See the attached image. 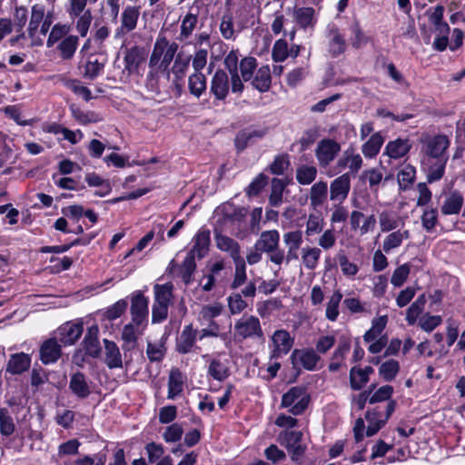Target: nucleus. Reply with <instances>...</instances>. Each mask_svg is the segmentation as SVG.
Listing matches in <instances>:
<instances>
[{"mask_svg":"<svg viewBox=\"0 0 465 465\" xmlns=\"http://www.w3.org/2000/svg\"><path fill=\"white\" fill-rule=\"evenodd\" d=\"M328 197V184L326 182L319 181L310 189V203L316 209L322 206Z\"/></svg>","mask_w":465,"mask_h":465,"instance_id":"nucleus-30","label":"nucleus"},{"mask_svg":"<svg viewBox=\"0 0 465 465\" xmlns=\"http://www.w3.org/2000/svg\"><path fill=\"white\" fill-rule=\"evenodd\" d=\"M81 345L85 355L94 359L100 356L102 349L99 341V328L97 325H92L88 328Z\"/></svg>","mask_w":465,"mask_h":465,"instance_id":"nucleus-16","label":"nucleus"},{"mask_svg":"<svg viewBox=\"0 0 465 465\" xmlns=\"http://www.w3.org/2000/svg\"><path fill=\"white\" fill-rule=\"evenodd\" d=\"M294 22L300 28H313L317 23L315 10L312 7H298L293 10Z\"/></svg>","mask_w":465,"mask_h":465,"instance_id":"nucleus-25","label":"nucleus"},{"mask_svg":"<svg viewBox=\"0 0 465 465\" xmlns=\"http://www.w3.org/2000/svg\"><path fill=\"white\" fill-rule=\"evenodd\" d=\"M341 151L339 143L332 139H322L318 143L315 149V156L320 167L326 168L338 155Z\"/></svg>","mask_w":465,"mask_h":465,"instance_id":"nucleus-5","label":"nucleus"},{"mask_svg":"<svg viewBox=\"0 0 465 465\" xmlns=\"http://www.w3.org/2000/svg\"><path fill=\"white\" fill-rule=\"evenodd\" d=\"M449 146L450 140L444 134L429 137L425 142V153L434 159H449L447 154Z\"/></svg>","mask_w":465,"mask_h":465,"instance_id":"nucleus-9","label":"nucleus"},{"mask_svg":"<svg viewBox=\"0 0 465 465\" xmlns=\"http://www.w3.org/2000/svg\"><path fill=\"white\" fill-rule=\"evenodd\" d=\"M166 47L167 37L163 34H159L153 44V48L149 58V69H151L153 66H156V64L162 58L163 54L165 53Z\"/></svg>","mask_w":465,"mask_h":465,"instance_id":"nucleus-46","label":"nucleus"},{"mask_svg":"<svg viewBox=\"0 0 465 465\" xmlns=\"http://www.w3.org/2000/svg\"><path fill=\"white\" fill-rule=\"evenodd\" d=\"M411 236L408 230L405 231H395L389 233L383 240L382 249L386 253H389L391 250L400 247L405 239H409Z\"/></svg>","mask_w":465,"mask_h":465,"instance_id":"nucleus-36","label":"nucleus"},{"mask_svg":"<svg viewBox=\"0 0 465 465\" xmlns=\"http://www.w3.org/2000/svg\"><path fill=\"white\" fill-rule=\"evenodd\" d=\"M105 65V59L99 60L95 55L91 54L88 56L84 64V72L83 73L84 78L94 80L101 74Z\"/></svg>","mask_w":465,"mask_h":465,"instance_id":"nucleus-33","label":"nucleus"},{"mask_svg":"<svg viewBox=\"0 0 465 465\" xmlns=\"http://www.w3.org/2000/svg\"><path fill=\"white\" fill-rule=\"evenodd\" d=\"M320 356L312 349L294 350L292 352L291 360L293 365L300 364L305 370L313 371L320 361Z\"/></svg>","mask_w":465,"mask_h":465,"instance_id":"nucleus-19","label":"nucleus"},{"mask_svg":"<svg viewBox=\"0 0 465 465\" xmlns=\"http://www.w3.org/2000/svg\"><path fill=\"white\" fill-rule=\"evenodd\" d=\"M422 227L427 232H431L438 223V211L435 208H427L423 211L421 217Z\"/></svg>","mask_w":465,"mask_h":465,"instance_id":"nucleus-64","label":"nucleus"},{"mask_svg":"<svg viewBox=\"0 0 465 465\" xmlns=\"http://www.w3.org/2000/svg\"><path fill=\"white\" fill-rule=\"evenodd\" d=\"M183 390V374L178 369H173L170 371L168 379V395L169 400H173L182 393Z\"/></svg>","mask_w":465,"mask_h":465,"instance_id":"nucleus-37","label":"nucleus"},{"mask_svg":"<svg viewBox=\"0 0 465 465\" xmlns=\"http://www.w3.org/2000/svg\"><path fill=\"white\" fill-rule=\"evenodd\" d=\"M283 242L287 248L284 262L289 264L298 259V251L302 243V232L300 230L287 232L282 235Z\"/></svg>","mask_w":465,"mask_h":465,"instance_id":"nucleus-15","label":"nucleus"},{"mask_svg":"<svg viewBox=\"0 0 465 465\" xmlns=\"http://www.w3.org/2000/svg\"><path fill=\"white\" fill-rule=\"evenodd\" d=\"M311 397L303 387H292L282 397V407L292 415H301L307 409Z\"/></svg>","mask_w":465,"mask_h":465,"instance_id":"nucleus-2","label":"nucleus"},{"mask_svg":"<svg viewBox=\"0 0 465 465\" xmlns=\"http://www.w3.org/2000/svg\"><path fill=\"white\" fill-rule=\"evenodd\" d=\"M349 30V41L354 49H361L368 44L370 38L364 34L358 21L352 22L350 25Z\"/></svg>","mask_w":465,"mask_h":465,"instance_id":"nucleus-38","label":"nucleus"},{"mask_svg":"<svg viewBox=\"0 0 465 465\" xmlns=\"http://www.w3.org/2000/svg\"><path fill=\"white\" fill-rule=\"evenodd\" d=\"M322 251L318 247H304L302 249V262L308 270H314L318 266Z\"/></svg>","mask_w":465,"mask_h":465,"instance_id":"nucleus-45","label":"nucleus"},{"mask_svg":"<svg viewBox=\"0 0 465 465\" xmlns=\"http://www.w3.org/2000/svg\"><path fill=\"white\" fill-rule=\"evenodd\" d=\"M196 269L195 256L187 253L184 258L181 269L180 276L185 284H189L193 280V274Z\"/></svg>","mask_w":465,"mask_h":465,"instance_id":"nucleus-54","label":"nucleus"},{"mask_svg":"<svg viewBox=\"0 0 465 465\" xmlns=\"http://www.w3.org/2000/svg\"><path fill=\"white\" fill-rule=\"evenodd\" d=\"M238 53L232 50L224 58V65L230 73V79L232 84V92L233 94H242L244 89V84L242 82L238 73Z\"/></svg>","mask_w":465,"mask_h":465,"instance_id":"nucleus-11","label":"nucleus"},{"mask_svg":"<svg viewBox=\"0 0 465 465\" xmlns=\"http://www.w3.org/2000/svg\"><path fill=\"white\" fill-rule=\"evenodd\" d=\"M286 183L282 179L273 178L272 180V190L269 196V203L272 207H278L282 203V194Z\"/></svg>","mask_w":465,"mask_h":465,"instance_id":"nucleus-52","label":"nucleus"},{"mask_svg":"<svg viewBox=\"0 0 465 465\" xmlns=\"http://www.w3.org/2000/svg\"><path fill=\"white\" fill-rule=\"evenodd\" d=\"M173 285L171 282L153 286L154 301L153 304L169 306L173 299Z\"/></svg>","mask_w":465,"mask_h":465,"instance_id":"nucleus-35","label":"nucleus"},{"mask_svg":"<svg viewBox=\"0 0 465 465\" xmlns=\"http://www.w3.org/2000/svg\"><path fill=\"white\" fill-rule=\"evenodd\" d=\"M198 23L196 14L188 13L181 22L180 34L177 36L179 42H185L193 34Z\"/></svg>","mask_w":465,"mask_h":465,"instance_id":"nucleus-40","label":"nucleus"},{"mask_svg":"<svg viewBox=\"0 0 465 465\" xmlns=\"http://www.w3.org/2000/svg\"><path fill=\"white\" fill-rule=\"evenodd\" d=\"M463 203V195L459 191H452L445 197L440 212L443 215L459 214Z\"/></svg>","mask_w":465,"mask_h":465,"instance_id":"nucleus-27","label":"nucleus"},{"mask_svg":"<svg viewBox=\"0 0 465 465\" xmlns=\"http://www.w3.org/2000/svg\"><path fill=\"white\" fill-rule=\"evenodd\" d=\"M214 239L216 247L222 252H228L232 261L242 258L241 255V246L238 242L217 232H215Z\"/></svg>","mask_w":465,"mask_h":465,"instance_id":"nucleus-22","label":"nucleus"},{"mask_svg":"<svg viewBox=\"0 0 465 465\" xmlns=\"http://www.w3.org/2000/svg\"><path fill=\"white\" fill-rule=\"evenodd\" d=\"M45 9L42 5L35 4L32 6L31 16L27 28L29 37H35L40 24L45 17Z\"/></svg>","mask_w":465,"mask_h":465,"instance_id":"nucleus-41","label":"nucleus"},{"mask_svg":"<svg viewBox=\"0 0 465 465\" xmlns=\"http://www.w3.org/2000/svg\"><path fill=\"white\" fill-rule=\"evenodd\" d=\"M148 303V298L141 291L133 293L130 312L132 322L136 327L146 326L149 315Z\"/></svg>","mask_w":465,"mask_h":465,"instance_id":"nucleus-4","label":"nucleus"},{"mask_svg":"<svg viewBox=\"0 0 465 465\" xmlns=\"http://www.w3.org/2000/svg\"><path fill=\"white\" fill-rule=\"evenodd\" d=\"M188 87L190 94L199 98L206 91V77L202 72L189 76Z\"/></svg>","mask_w":465,"mask_h":465,"instance_id":"nucleus-44","label":"nucleus"},{"mask_svg":"<svg viewBox=\"0 0 465 465\" xmlns=\"http://www.w3.org/2000/svg\"><path fill=\"white\" fill-rule=\"evenodd\" d=\"M239 67L242 82L251 81L257 68V60L252 56L244 57L241 60Z\"/></svg>","mask_w":465,"mask_h":465,"instance_id":"nucleus-53","label":"nucleus"},{"mask_svg":"<svg viewBox=\"0 0 465 465\" xmlns=\"http://www.w3.org/2000/svg\"><path fill=\"white\" fill-rule=\"evenodd\" d=\"M383 143L384 137L380 132L372 134L361 145L362 154L366 158H374L380 153Z\"/></svg>","mask_w":465,"mask_h":465,"instance_id":"nucleus-29","label":"nucleus"},{"mask_svg":"<svg viewBox=\"0 0 465 465\" xmlns=\"http://www.w3.org/2000/svg\"><path fill=\"white\" fill-rule=\"evenodd\" d=\"M145 59V54L143 47L138 45L132 46L127 48L124 51V71L128 73V74H133L138 73L139 66Z\"/></svg>","mask_w":465,"mask_h":465,"instance_id":"nucleus-17","label":"nucleus"},{"mask_svg":"<svg viewBox=\"0 0 465 465\" xmlns=\"http://www.w3.org/2000/svg\"><path fill=\"white\" fill-rule=\"evenodd\" d=\"M266 134V129L247 127L238 132L234 138V145L238 152H242L247 148V146L252 144L256 140L264 137Z\"/></svg>","mask_w":465,"mask_h":465,"instance_id":"nucleus-14","label":"nucleus"},{"mask_svg":"<svg viewBox=\"0 0 465 465\" xmlns=\"http://www.w3.org/2000/svg\"><path fill=\"white\" fill-rule=\"evenodd\" d=\"M234 337L241 340H263L264 335L258 317L254 315H242L234 324Z\"/></svg>","mask_w":465,"mask_h":465,"instance_id":"nucleus-3","label":"nucleus"},{"mask_svg":"<svg viewBox=\"0 0 465 465\" xmlns=\"http://www.w3.org/2000/svg\"><path fill=\"white\" fill-rule=\"evenodd\" d=\"M317 168L312 165L302 164L296 169V180L302 185L311 184L317 176Z\"/></svg>","mask_w":465,"mask_h":465,"instance_id":"nucleus-49","label":"nucleus"},{"mask_svg":"<svg viewBox=\"0 0 465 465\" xmlns=\"http://www.w3.org/2000/svg\"><path fill=\"white\" fill-rule=\"evenodd\" d=\"M447 162V158L436 159V162L430 165L427 173L428 183L437 182L443 177Z\"/></svg>","mask_w":465,"mask_h":465,"instance_id":"nucleus-56","label":"nucleus"},{"mask_svg":"<svg viewBox=\"0 0 465 465\" xmlns=\"http://www.w3.org/2000/svg\"><path fill=\"white\" fill-rule=\"evenodd\" d=\"M272 341L274 348L271 353V359H277L282 354H287L293 345V340L285 330L275 331Z\"/></svg>","mask_w":465,"mask_h":465,"instance_id":"nucleus-13","label":"nucleus"},{"mask_svg":"<svg viewBox=\"0 0 465 465\" xmlns=\"http://www.w3.org/2000/svg\"><path fill=\"white\" fill-rule=\"evenodd\" d=\"M410 149L409 140L399 138L387 143L384 153L390 158L398 159L403 157Z\"/></svg>","mask_w":465,"mask_h":465,"instance_id":"nucleus-31","label":"nucleus"},{"mask_svg":"<svg viewBox=\"0 0 465 465\" xmlns=\"http://www.w3.org/2000/svg\"><path fill=\"white\" fill-rule=\"evenodd\" d=\"M426 302L425 294H421L408 308L406 312V321L409 325H413L416 322L419 316L424 311Z\"/></svg>","mask_w":465,"mask_h":465,"instance_id":"nucleus-47","label":"nucleus"},{"mask_svg":"<svg viewBox=\"0 0 465 465\" xmlns=\"http://www.w3.org/2000/svg\"><path fill=\"white\" fill-rule=\"evenodd\" d=\"M328 52L332 57H337L347 49V42L343 34L334 24L327 27Z\"/></svg>","mask_w":465,"mask_h":465,"instance_id":"nucleus-8","label":"nucleus"},{"mask_svg":"<svg viewBox=\"0 0 465 465\" xmlns=\"http://www.w3.org/2000/svg\"><path fill=\"white\" fill-rule=\"evenodd\" d=\"M272 84L271 69L269 65L261 66L252 76V85L261 93L267 92Z\"/></svg>","mask_w":465,"mask_h":465,"instance_id":"nucleus-28","label":"nucleus"},{"mask_svg":"<svg viewBox=\"0 0 465 465\" xmlns=\"http://www.w3.org/2000/svg\"><path fill=\"white\" fill-rule=\"evenodd\" d=\"M369 381V378L366 377L361 371V368L352 367L350 371V385L354 391H360Z\"/></svg>","mask_w":465,"mask_h":465,"instance_id":"nucleus-59","label":"nucleus"},{"mask_svg":"<svg viewBox=\"0 0 465 465\" xmlns=\"http://www.w3.org/2000/svg\"><path fill=\"white\" fill-rule=\"evenodd\" d=\"M190 61V55H186L183 53H178L172 67L169 69L170 74H173L176 81L183 80L188 71Z\"/></svg>","mask_w":465,"mask_h":465,"instance_id":"nucleus-34","label":"nucleus"},{"mask_svg":"<svg viewBox=\"0 0 465 465\" xmlns=\"http://www.w3.org/2000/svg\"><path fill=\"white\" fill-rule=\"evenodd\" d=\"M342 299V293L337 290L328 298L325 310V317L331 322L337 321L340 311L339 306Z\"/></svg>","mask_w":465,"mask_h":465,"instance_id":"nucleus-42","label":"nucleus"},{"mask_svg":"<svg viewBox=\"0 0 465 465\" xmlns=\"http://www.w3.org/2000/svg\"><path fill=\"white\" fill-rule=\"evenodd\" d=\"M234 263V274L233 280L231 283L232 289H238L242 285H243L247 281V273H246V264L245 259L240 258L233 261Z\"/></svg>","mask_w":465,"mask_h":465,"instance_id":"nucleus-51","label":"nucleus"},{"mask_svg":"<svg viewBox=\"0 0 465 465\" xmlns=\"http://www.w3.org/2000/svg\"><path fill=\"white\" fill-rule=\"evenodd\" d=\"M253 248L268 253L270 262L276 265L284 262L285 251L280 248V233L277 230L262 232Z\"/></svg>","mask_w":465,"mask_h":465,"instance_id":"nucleus-1","label":"nucleus"},{"mask_svg":"<svg viewBox=\"0 0 465 465\" xmlns=\"http://www.w3.org/2000/svg\"><path fill=\"white\" fill-rule=\"evenodd\" d=\"M15 423L10 411L6 408H0V434L10 437L15 431Z\"/></svg>","mask_w":465,"mask_h":465,"instance_id":"nucleus-48","label":"nucleus"},{"mask_svg":"<svg viewBox=\"0 0 465 465\" xmlns=\"http://www.w3.org/2000/svg\"><path fill=\"white\" fill-rule=\"evenodd\" d=\"M230 87L232 88V84L227 73L222 69L216 70L211 80L210 93L216 100L224 101L229 94Z\"/></svg>","mask_w":465,"mask_h":465,"instance_id":"nucleus-6","label":"nucleus"},{"mask_svg":"<svg viewBox=\"0 0 465 465\" xmlns=\"http://www.w3.org/2000/svg\"><path fill=\"white\" fill-rule=\"evenodd\" d=\"M208 374L214 380L223 381L230 375L229 368L219 360L211 361L208 367Z\"/></svg>","mask_w":465,"mask_h":465,"instance_id":"nucleus-55","label":"nucleus"},{"mask_svg":"<svg viewBox=\"0 0 465 465\" xmlns=\"http://www.w3.org/2000/svg\"><path fill=\"white\" fill-rule=\"evenodd\" d=\"M399 370V362L395 360H390L380 366L379 373L384 381H391L396 377Z\"/></svg>","mask_w":465,"mask_h":465,"instance_id":"nucleus-58","label":"nucleus"},{"mask_svg":"<svg viewBox=\"0 0 465 465\" xmlns=\"http://www.w3.org/2000/svg\"><path fill=\"white\" fill-rule=\"evenodd\" d=\"M387 322V316L374 318L371 322V328L368 330L363 335L364 341L366 342H371L372 341H375L385 329Z\"/></svg>","mask_w":465,"mask_h":465,"instance_id":"nucleus-50","label":"nucleus"},{"mask_svg":"<svg viewBox=\"0 0 465 465\" xmlns=\"http://www.w3.org/2000/svg\"><path fill=\"white\" fill-rule=\"evenodd\" d=\"M104 363L109 369L123 368V358L118 345L107 339H104Z\"/></svg>","mask_w":465,"mask_h":465,"instance_id":"nucleus-23","label":"nucleus"},{"mask_svg":"<svg viewBox=\"0 0 465 465\" xmlns=\"http://www.w3.org/2000/svg\"><path fill=\"white\" fill-rule=\"evenodd\" d=\"M56 337L46 340L40 347V360L47 365L54 363L62 355L61 344Z\"/></svg>","mask_w":465,"mask_h":465,"instance_id":"nucleus-18","label":"nucleus"},{"mask_svg":"<svg viewBox=\"0 0 465 465\" xmlns=\"http://www.w3.org/2000/svg\"><path fill=\"white\" fill-rule=\"evenodd\" d=\"M79 44V38L77 35H70L64 37L57 45L60 57L63 60H70L74 55Z\"/></svg>","mask_w":465,"mask_h":465,"instance_id":"nucleus-32","label":"nucleus"},{"mask_svg":"<svg viewBox=\"0 0 465 465\" xmlns=\"http://www.w3.org/2000/svg\"><path fill=\"white\" fill-rule=\"evenodd\" d=\"M323 225L324 221L320 215L310 214L306 222V235L312 236L320 233L323 230Z\"/></svg>","mask_w":465,"mask_h":465,"instance_id":"nucleus-63","label":"nucleus"},{"mask_svg":"<svg viewBox=\"0 0 465 465\" xmlns=\"http://www.w3.org/2000/svg\"><path fill=\"white\" fill-rule=\"evenodd\" d=\"M90 381L84 373L76 371L70 377L69 389L79 399H86L91 394Z\"/></svg>","mask_w":465,"mask_h":465,"instance_id":"nucleus-20","label":"nucleus"},{"mask_svg":"<svg viewBox=\"0 0 465 465\" xmlns=\"http://www.w3.org/2000/svg\"><path fill=\"white\" fill-rule=\"evenodd\" d=\"M351 190V174L345 173L335 178L330 185V200L332 202L343 203Z\"/></svg>","mask_w":465,"mask_h":465,"instance_id":"nucleus-10","label":"nucleus"},{"mask_svg":"<svg viewBox=\"0 0 465 465\" xmlns=\"http://www.w3.org/2000/svg\"><path fill=\"white\" fill-rule=\"evenodd\" d=\"M30 366L31 356L25 352H18L10 355L5 371L13 375H19L28 371Z\"/></svg>","mask_w":465,"mask_h":465,"instance_id":"nucleus-21","label":"nucleus"},{"mask_svg":"<svg viewBox=\"0 0 465 465\" xmlns=\"http://www.w3.org/2000/svg\"><path fill=\"white\" fill-rule=\"evenodd\" d=\"M70 28L66 25H61V24H55L47 38L46 41V46L48 48H51L54 45L55 43L58 41H62L64 37L67 36V34L69 33Z\"/></svg>","mask_w":465,"mask_h":465,"instance_id":"nucleus-57","label":"nucleus"},{"mask_svg":"<svg viewBox=\"0 0 465 465\" xmlns=\"http://www.w3.org/2000/svg\"><path fill=\"white\" fill-rule=\"evenodd\" d=\"M197 331L192 324L184 326L176 341V350L179 353L186 354L192 351L196 341Z\"/></svg>","mask_w":465,"mask_h":465,"instance_id":"nucleus-26","label":"nucleus"},{"mask_svg":"<svg viewBox=\"0 0 465 465\" xmlns=\"http://www.w3.org/2000/svg\"><path fill=\"white\" fill-rule=\"evenodd\" d=\"M175 56L173 54L169 53L165 51V53L163 54L162 58L158 61L156 64V66H153L149 73L148 77L152 80L157 78L158 74L160 73H164L166 74V77H170V71L169 67L173 59H175Z\"/></svg>","mask_w":465,"mask_h":465,"instance_id":"nucleus-39","label":"nucleus"},{"mask_svg":"<svg viewBox=\"0 0 465 465\" xmlns=\"http://www.w3.org/2000/svg\"><path fill=\"white\" fill-rule=\"evenodd\" d=\"M140 16V7L127 5L124 8L120 22V26L115 31V37L123 36L132 31H134L138 23Z\"/></svg>","mask_w":465,"mask_h":465,"instance_id":"nucleus-7","label":"nucleus"},{"mask_svg":"<svg viewBox=\"0 0 465 465\" xmlns=\"http://www.w3.org/2000/svg\"><path fill=\"white\" fill-rule=\"evenodd\" d=\"M379 223L381 232H391L399 226L396 216L388 211H384L379 215Z\"/></svg>","mask_w":465,"mask_h":465,"instance_id":"nucleus-61","label":"nucleus"},{"mask_svg":"<svg viewBox=\"0 0 465 465\" xmlns=\"http://www.w3.org/2000/svg\"><path fill=\"white\" fill-rule=\"evenodd\" d=\"M210 235L211 233L208 229H200L193 238L194 244L188 253L193 254L198 259L203 258L209 252Z\"/></svg>","mask_w":465,"mask_h":465,"instance_id":"nucleus-24","label":"nucleus"},{"mask_svg":"<svg viewBox=\"0 0 465 465\" xmlns=\"http://www.w3.org/2000/svg\"><path fill=\"white\" fill-rule=\"evenodd\" d=\"M75 18H77L75 25L77 33L81 37H85L88 34L93 20L91 10L86 9L83 14H81L79 16H76Z\"/></svg>","mask_w":465,"mask_h":465,"instance_id":"nucleus-60","label":"nucleus"},{"mask_svg":"<svg viewBox=\"0 0 465 465\" xmlns=\"http://www.w3.org/2000/svg\"><path fill=\"white\" fill-rule=\"evenodd\" d=\"M136 328V325L133 322L124 326L122 331L124 344L122 348L124 351H129L135 347L138 340Z\"/></svg>","mask_w":465,"mask_h":465,"instance_id":"nucleus-43","label":"nucleus"},{"mask_svg":"<svg viewBox=\"0 0 465 465\" xmlns=\"http://www.w3.org/2000/svg\"><path fill=\"white\" fill-rule=\"evenodd\" d=\"M83 331L82 323L68 322L57 329L56 338L64 346L73 345L81 337Z\"/></svg>","mask_w":465,"mask_h":465,"instance_id":"nucleus-12","label":"nucleus"},{"mask_svg":"<svg viewBox=\"0 0 465 465\" xmlns=\"http://www.w3.org/2000/svg\"><path fill=\"white\" fill-rule=\"evenodd\" d=\"M415 168L411 165L404 166L398 173V182L400 188L406 190L414 181L415 179Z\"/></svg>","mask_w":465,"mask_h":465,"instance_id":"nucleus-62","label":"nucleus"}]
</instances>
